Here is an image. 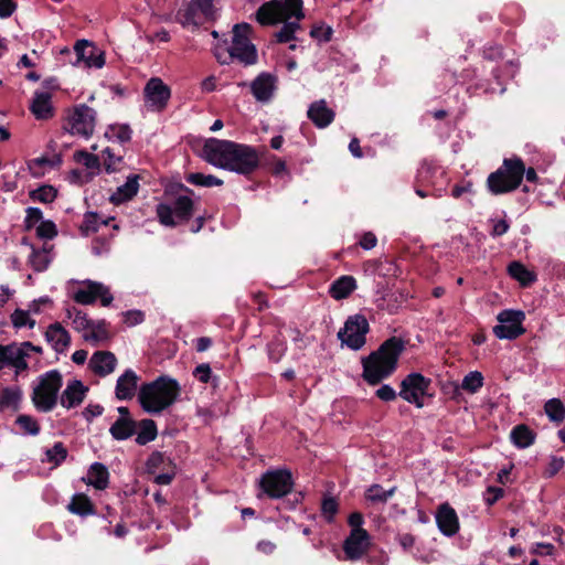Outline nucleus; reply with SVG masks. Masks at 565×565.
<instances>
[{
    "mask_svg": "<svg viewBox=\"0 0 565 565\" xmlns=\"http://www.w3.org/2000/svg\"><path fill=\"white\" fill-rule=\"evenodd\" d=\"M405 341L398 337L385 340L377 350L362 359V377L370 385H377L397 369L405 350Z\"/></svg>",
    "mask_w": 565,
    "mask_h": 565,
    "instance_id": "1",
    "label": "nucleus"
},
{
    "mask_svg": "<svg viewBox=\"0 0 565 565\" xmlns=\"http://www.w3.org/2000/svg\"><path fill=\"white\" fill-rule=\"evenodd\" d=\"M405 341L398 337L385 340L377 350L362 359V377L370 385H377L397 369L405 350Z\"/></svg>",
    "mask_w": 565,
    "mask_h": 565,
    "instance_id": "2",
    "label": "nucleus"
},
{
    "mask_svg": "<svg viewBox=\"0 0 565 565\" xmlns=\"http://www.w3.org/2000/svg\"><path fill=\"white\" fill-rule=\"evenodd\" d=\"M179 394L180 386L175 380L160 376L140 387L138 401L147 413L160 414L177 401Z\"/></svg>",
    "mask_w": 565,
    "mask_h": 565,
    "instance_id": "3",
    "label": "nucleus"
},
{
    "mask_svg": "<svg viewBox=\"0 0 565 565\" xmlns=\"http://www.w3.org/2000/svg\"><path fill=\"white\" fill-rule=\"evenodd\" d=\"M524 172L525 166L520 157L505 158L502 166L489 174L487 186L494 195L512 192L520 186Z\"/></svg>",
    "mask_w": 565,
    "mask_h": 565,
    "instance_id": "4",
    "label": "nucleus"
},
{
    "mask_svg": "<svg viewBox=\"0 0 565 565\" xmlns=\"http://www.w3.org/2000/svg\"><path fill=\"white\" fill-rule=\"evenodd\" d=\"M292 18H303L301 0H271L262 4L256 12V20L262 25H275Z\"/></svg>",
    "mask_w": 565,
    "mask_h": 565,
    "instance_id": "5",
    "label": "nucleus"
},
{
    "mask_svg": "<svg viewBox=\"0 0 565 565\" xmlns=\"http://www.w3.org/2000/svg\"><path fill=\"white\" fill-rule=\"evenodd\" d=\"M189 194L178 195L172 202L159 203L156 209L160 224L168 227H175L190 221L194 213V202L190 194L193 191L184 188Z\"/></svg>",
    "mask_w": 565,
    "mask_h": 565,
    "instance_id": "6",
    "label": "nucleus"
},
{
    "mask_svg": "<svg viewBox=\"0 0 565 565\" xmlns=\"http://www.w3.org/2000/svg\"><path fill=\"white\" fill-rule=\"evenodd\" d=\"M62 387V375L57 370L46 372L33 390L32 401L41 412L52 411L57 403V394Z\"/></svg>",
    "mask_w": 565,
    "mask_h": 565,
    "instance_id": "7",
    "label": "nucleus"
},
{
    "mask_svg": "<svg viewBox=\"0 0 565 565\" xmlns=\"http://www.w3.org/2000/svg\"><path fill=\"white\" fill-rule=\"evenodd\" d=\"M252 26L248 23H238L233 26L230 56L244 65H253L258 55L255 45L250 42Z\"/></svg>",
    "mask_w": 565,
    "mask_h": 565,
    "instance_id": "8",
    "label": "nucleus"
},
{
    "mask_svg": "<svg viewBox=\"0 0 565 565\" xmlns=\"http://www.w3.org/2000/svg\"><path fill=\"white\" fill-rule=\"evenodd\" d=\"M95 127V111L85 104L68 108L63 128L73 136L88 138Z\"/></svg>",
    "mask_w": 565,
    "mask_h": 565,
    "instance_id": "9",
    "label": "nucleus"
},
{
    "mask_svg": "<svg viewBox=\"0 0 565 565\" xmlns=\"http://www.w3.org/2000/svg\"><path fill=\"white\" fill-rule=\"evenodd\" d=\"M497 320L499 323L492 331L500 340H515L525 333V313L522 310L504 309L498 313Z\"/></svg>",
    "mask_w": 565,
    "mask_h": 565,
    "instance_id": "10",
    "label": "nucleus"
},
{
    "mask_svg": "<svg viewBox=\"0 0 565 565\" xmlns=\"http://www.w3.org/2000/svg\"><path fill=\"white\" fill-rule=\"evenodd\" d=\"M369 330L367 319L363 315H353L347 319L344 327L338 332V338L348 348L360 350L366 342Z\"/></svg>",
    "mask_w": 565,
    "mask_h": 565,
    "instance_id": "11",
    "label": "nucleus"
},
{
    "mask_svg": "<svg viewBox=\"0 0 565 565\" xmlns=\"http://www.w3.org/2000/svg\"><path fill=\"white\" fill-rule=\"evenodd\" d=\"M430 383V379L425 377L420 373H409L401 382L398 396L407 403L422 408L424 406V397L427 395Z\"/></svg>",
    "mask_w": 565,
    "mask_h": 565,
    "instance_id": "12",
    "label": "nucleus"
},
{
    "mask_svg": "<svg viewBox=\"0 0 565 565\" xmlns=\"http://www.w3.org/2000/svg\"><path fill=\"white\" fill-rule=\"evenodd\" d=\"M235 147L234 141L210 138L202 148V158L216 168L230 171L232 151Z\"/></svg>",
    "mask_w": 565,
    "mask_h": 565,
    "instance_id": "13",
    "label": "nucleus"
},
{
    "mask_svg": "<svg viewBox=\"0 0 565 565\" xmlns=\"http://www.w3.org/2000/svg\"><path fill=\"white\" fill-rule=\"evenodd\" d=\"M292 484V476L288 470L267 471L260 479L263 491L273 499H279L288 494Z\"/></svg>",
    "mask_w": 565,
    "mask_h": 565,
    "instance_id": "14",
    "label": "nucleus"
},
{
    "mask_svg": "<svg viewBox=\"0 0 565 565\" xmlns=\"http://www.w3.org/2000/svg\"><path fill=\"white\" fill-rule=\"evenodd\" d=\"M75 58H68V62L74 66H83L86 68L96 67L100 68L105 64L104 52L99 51L88 40H77L74 44Z\"/></svg>",
    "mask_w": 565,
    "mask_h": 565,
    "instance_id": "15",
    "label": "nucleus"
},
{
    "mask_svg": "<svg viewBox=\"0 0 565 565\" xmlns=\"http://www.w3.org/2000/svg\"><path fill=\"white\" fill-rule=\"evenodd\" d=\"M259 164V156L255 148L244 143H237L233 148L230 171L239 174L254 172Z\"/></svg>",
    "mask_w": 565,
    "mask_h": 565,
    "instance_id": "16",
    "label": "nucleus"
},
{
    "mask_svg": "<svg viewBox=\"0 0 565 565\" xmlns=\"http://www.w3.org/2000/svg\"><path fill=\"white\" fill-rule=\"evenodd\" d=\"M67 317L72 319V326L77 331H84L85 340H104L106 339V328L104 323L95 324L89 320L83 311L76 307L67 308Z\"/></svg>",
    "mask_w": 565,
    "mask_h": 565,
    "instance_id": "17",
    "label": "nucleus"
},
{
    "mask_svg": "<svg viewBox=\"0 0 565 565\" xmlns=\"http://www.w3.org/2000/svg\"><path fill=\"white\" fill-rule=\"evenodd\" d=\"M214 18L213 0H194L189 3L180 21L183 25H201Z\"/></svg>",
    "mask_w": 565,
    "mask_h": 565,
    "instance_id": "18",
    "label": "nucleus"
},
{
    "mask_svg": "<svg viewBox=\"0 0 565 565\" xmlns=\"http://www.w3.org/2000/svg\"><path fill=\"white\" fill-rule=\"evenodd\" d=\"M370 546L371 536L366 530L350 531L349 536L343 542L345 559H361L367 553Z\"/></svg>",
    "mask_w": 565,
    "mask_h": 565,
    "instance_id": "19",
    "label": "nucleus"
},
{
    "mask_svg": "<svg viewBox=\"0 0 565 565\" xmlns=\"http://www.w3.org/2000/svg\"><path fill=\"white\" fill-rule=\"evenodd\" d=\"M170 88L159 77H152L145 86L146 104L152 110L163 109L170 99Z\"/></svg>",
    "mask_w": 565,
    "mask_h": 565,
    "instance_id": "20",
    "label": "nucleus"
},
{
    "mask_svg": "<svg viewBox=\"0 0 565 565\" xmlns=\"http://www.w3.org/2000/svg\"><path fill=\"white\" fill-rule=\"evenodd\" d=\"M26 358H29V353L23 350L21 343H10L6 345L4 352L0 356V371L11 366L14 369L15 375H20L29 370Z\"/></svg>",
    "mask_w": 565,
    "mask_h": 565,
    "instance_id": "21",
    "label": "nucleus"
},
{
    "mask_svg": "<svg viewBox=\"0 0 565 565\" xmlns=\"http://www.w3.org/2000/svg\"><path fill=\"white\" fill-rule=\"evenodd\" d=\"M277 88V77L270 73H260L252 83L250 92L259 103H268Z\"/></svg>",
    "mask_w": 565,
    "mask_h": 565,
    "instance_id": "22",
    "label": "nucleus"
},
{
    "mask_svg": "<svg viewBox=\"0 0 565 565\" xmlns=\"http://www.w3.org/2000/svg\"><path fill=\"white\" fill-rule=\"evenodd\" d=\"M436 523L446 536H454L459 531V519L455 509L447 502L440 504L436 512Z\"/></svg>",
    "mask_w": 565,
    "mask_h": 565,
    "instance_id": "23",
    "label": "nucleus"
},
{
    "mask_svg": "<svg viewBox=\"0 0 565 565\" xmlns=\"http://www.w3.org/2000/svg\"><path fill=\"white\" fill-rule=\"evenodd\" d=\"M29 109L36 120H50L56 113L47 92H35Z\"/></svg>",
    "mask_w": 565,
    "mask_h": 565,
    "instance_id": "24",
    "label": "nucleus"
},
{
    "mask_svg": "<svg viewBox=\"0 0 565 565\" xmlns=\"http://www.w3.org/2000/svg\"><path fill=\"white\" fill-rule=\"evenodd\" d=\"M119 417L109 428L110 434L115 439L125 440L131 437L137 431V424L130 417L127 407H119Z\"/></svg>",
    "mask_w": 565,
    "mask_h": 565,
    "instance_id": "25",
    "label": "nucleus"
},
{
    "mask_svg": "<svg viewBox=\"0 0 565 565\" xmlns=\"http://www.w3.org/2000/svg\"><path fill=\"white\" fill-rule=\"evenodd\" d=\"M73 300L79 305H92L98 298L103 306H106V295L104 294V287L102 284L87 282L85 286L79 287L73 292Z\"/></svg>",
    "mask_w": 565,
    "mask_h": 565,
    "instance_id": "26",
    "label": "nucleus"
},
{
    "mask_svg": "<svg viewBox=\"0 0 565 565\" xmlns=\"http://www.w3.org/2000/svg\"><path fill=\"white\" fill-rule=\"evenodd\" d=\"M307 115L308 118L318 128L328 127L334 120L335 117L334 111L328 107L327 102L324 99L313 102L309 106Z\"/></svg>",
    "mask_w": 565,
    "mask_h": 565,
    "instance_id": "27",
    "label": "nucleus"
},
{
    "mask_svg": "<svg viewBox=\"0 0 565 565\" xmlns=\"http://www.w3.org/2000/svg\"><path fill=\"white\" fill-rule=\"evenodd\" d=\"M139 190V177L130 174L127 177L124 184L117 186L116 191L111 193L108 201L115 205H119L132 200Z\"/></svg>",
    "mask_w": 565,
    "mask_h": 565,
    "instance_id": "28",
    "label": "nucleus"
},
{
    "mask_svg": "<svg viewBox=\"0 0 565 565\" xmlns=\"http://www.w3.org/2000/svg\"><path fill=\"white\" fill-rule=\"evenodd\" d=\"M45 340L51 343L52 348L57 352H64L71 342L68 332L60 322L50 324L44 333Z\"/></svg>",
    "mask_w": 565,
    "mask_h": 565,
    "instance_id": "29",
    "label": "nucleus"
},
{
    "mask_svg": "<svg viewBox=\"0 0 565 565\" xmlns=\"http://www.w3.org/2000/svg\"><path fill=\"white\" fill-rule=\"evenodd\" d=\"M86 387L78 380H73L66 386L61 395V404L66 408L79 405L85 397Z\"/></svg>",
    "mask_w": 565,
    "mask_h": 565,
    "instance_id": "30",
    "label": "nucleus"
},
{
    "mask_svg": "<svg viewBox=\"0 0 565 565\" xmlns=\"http://www.w3.org/2000/svg\"><path fill=\"white\" fill-rule=\"evenodd\" d=\"M138 380L137 374L132 370H127L117 381L116 397L118 399L132 398L137 390Z\"/></svg>",
    "mask_w": 565,
    "mask_h": 565,
    "instance_id": "31",
    "label": "nucleus"
},
{
    "mask_svg": "<svg viewBox=\"0 0 565 565\" xmlns=\"http://www.w3.org/2000/svg\"><path fill=\"white\" fill-rule=\"evenodd\" d=\"M356 287V280L353 276L343 275L330 285L329 295L335 300H342L348 298Z\"/></svg>",
    "mask_w": 565,
    "mask_h": 565,
    "instance_id": "32",
    "label": "nucleus"
},
{
    "mask_svg": "<svg viewBox=\"0 0 565 565\" xmlns=\"http://www.w3.org/2000/svg\"><path fill=\"white\" fill-rule=\"evenodd\" d=\"M67 510L82 518L96 514L95 504L85 493H75L67 504Z\"/></svg>",
    "mask_w": 565,
    "mask_h": 565,
    "instance_id": "33",
    "label": "nucleus"
},
{
    "mask_svg": "<svg viewBox=\"0 0 565 565\" xmlns=\"http://www.w3.org/2000/svg\"><path fill=\"white\" fill-rule=\"evenodd\" d=\"M535 433L524 424L514 426L510 433L511 443L520 449L532 446L535 441Z\"/></svg>",
    "mask_w": 565,
    "mask_h": 565,
    "instance_id": "34",
    "label": "nucleus"
},
{
    "mask_svg": "<svg viewBox=\"0 0 565 565\" xmlns=\"http://www.w3.org/2000/svg\"><path fill=\"white\" fill-rule=\"evenodd\" d=\"M82 481L97 490L106 489V466L102 462H94Z\"/></svg>",
    "mask_w": 565,
    "mask_h": 565,
    "instance_id": "35",
    "label": "nucleus"
},
{
    "mask_svg": "<svg viewBox=\"0 0 565 565\" xmlns=\"http://www.w3.org/2000/svg\"><path fill=\"white\" fill-rule=\"evenodd\" d=\"M509 275L520 282L522 287H529L536 281V274L529 270L522 263L512 262L508 266Z\"/></svg>",
    "mask_w": 565,
    "mask_h": 565,
    "instance_id": "36",
    "label": "nucleus"
},
{
    "mask_svg": "<svg viewBox=\"0 0 565 565\" xmlns=\"http://www.w3.org/2000/svg\"><path fill=\"white\" fill-rule=\"evenodd\" d=\"M53 246L46 244L42 248L32 246V253L29 257V265L34 271L41 273L45 270L51 262L50 252Z\"/></svg>",
    "mask_w": 565,
    "mask_h": 565,
    "instance_id": "37",
    "label": "nucleus"
},
{
    "mask_svg": "<svg viewBox=\"0 0 565 565\" xmlns=\"http://www.w3.org/2000/svg\"><path fill=\"white\" fill-rule=\"evenodd\" d=\"M132 130L128 124L108 125V141L125 146L130 142Z\"/></svg>",
    "mask_w": 565,
    "mask_h": 565,
    "instance_id": "38",
    "label": "nucleus"
},
{
    "mask_svg": "<svg viewBox=\"0 0 565 565\" xmlns=\"http://www.w3.org/2000/svg\"><path fill=\"white\" fill-rule=\"evenodd\" d=\"M544 412L550 422L559 425L565 420V405L559 398L547 399L544 404Z\"/></svg>",
    "mask_w": 565,
    "mask_h": 565,
    "instance_id": "39",
    "label": "nucleus"
},
{
    "mask_svg": "<svg viewBox=\"0 0 565 565\" xmlns=\"http://www.w3.org/2000/svg\"><path fill=\"white\" fill-rule=\"evenodd\" d=\"M137 427L136 443L138 445H146L156 439L158 430L152 419H142Z\"/></svg>",
    "mask_w": 565,
    "mask_h": 565,
    "instance_id": "40",
    "label": "nucleus"
},
{
    "mask_svg": "<svg viewBox=\"0 0 565 565\" xmlns=\"http://www.w3.org/2000/svg\"><path fill=\"white\" fill-rule=\"evenodd\" d=\"M73 158L78 164L84 166L89 171L90 175L97 174L100 170L99 158L96 154L85 150H78L74 152Z\"/></svg>",
    "mask_w": 565,
    "mask_h": 565,
    "instance_id": "41",
    "label": "nucleus"
},
{
    "mask_svg": "<svg viewBox=\"0 0 565 565\" xmlns=\"http://www.w3.org/2000/svg\"><path fill=\"white\" fill-rule=\"evenodd\" d=\"M21 399L19 387H4L0 391V411L8 408L18 409Z\"/></svg>",
    "mask_w": 565,
    "mask_h": 565,
    "instance_id": "42",
    "label": "nucleus"
},
{
    "mask_svg": "<svg viewBox=\"0 0 565 565\" xmlns=\"http://www.w3.org/2000/svg\"><path fill=\"white\" fill-rule=\"evenodd\" d=\"M57 190L50 184H44L29 192V196L33 201H39L41 203H52L57 198Z\"/></svg>",
    "mask_w": 565,
    "mask_h": 565,
    "instance_id": "43",
    "label": "nucleus"
},
{
    "mask_svg": "<svg viewBox=\"0 0 565 565\" xmlns=\"http://www.w3.org/2000/svg\"><path fill=\"white\" fill-rule=\"evenodd\" d=\"M185 180L193 185L204 188L221 186L223 184V180L220 178L200 172L188 174Z\"/></svg>",
    "mask_w": 565,
    "mask_h": 565,
    "instance_id": "44",
    "label": "nucleus"
},
{
    "mask_svg": "<svg viewBox=\"0 0 565 565\" xmlns=\"http://www.w3.org/2000/svg\"><path fill=\"white\" fill-rule=\"evenodd\" d=\"M100 224H106V221H100L99 215L95 212H87L79 225L81 234L85 236L94 234L98 231Z\"/></svg>",
    "mask_w": 565,
    "mask_h": 565,
    "instance_id": "45",
    "label": "nucleus"
},
{
    "mask_svg": "<svg viewBox=\"0 0 565 565\" xmlns=\"http://www.w3.org/2000/svg\"><path fill=\"white\" fill-rule=\"evenodd\" d=\"M284 25L275 33L276 41L279 43H287L296 40L295 33L300 29V20L284 21Z\"/></svg>",
    "mask_w": 565,
    "mask_h": 565,
    "instance_id": "46",
    "label": "nucleus"
},
{
    "mask_svg": "<svg viewBox=\"0 0 565 565\" xmlns=\"http://www.w3.org/2000/svg\"><path fill=\"white\" fill-rule=\"evenodd\" d=\"M483 386V375L479 371H471L461 382V388L470 394H476Z\"/></svg>",
    "mask_w": 565,
    "mask_h": 565,
    "instance_id": "47",
    "label": "nucleus"
},
{
    "mask_svg": "<svg viewBox=\"0 0 565 565\" xmlns=\"http://www.w3.org/2000/svg\"><path fill=\"white\" fill-rule=\"evenodd\" d=\"M287 350L286 341L280 337H275L268 344H267V354L270 361L273 362H279L282 356L285 355Z\"/></svg>",
    "mask_w": 565,
    "mask_h": 565,
    "instance_id": "48",
    "label": "nucleus"
},
{
    "mask_svg": "<svg viewBox=\"0 0 565 565\" xmlns=\"http://www.w3.org/2000/svg\"><path fill=\"white\" fill-rule=\"evenodd\" d=\"M67 449L63 445V443H55L52 448L46 449L45 451V460L50 463H53L54 467L60 466L63 461H65L67 457Z\"/></svg>",
    "mask_w": 565,
    "mask_h": 565,
    "instance_id": "49",
    "label": "nucleus"
},
{
    "mask_svg": "<svg viewBox=\"0 0 565 565\" xmlns=\"http://www.w3.org/2000/svg\"><path fill=\"white\" fill-rule=\"evenodd\" d=\"M15 424L26 435H38L40 433V425L38 420L31 415H19L15 419Z\"/></svg>",
    "mask_w": 565,
    "mask_h": 565,
    "instance_id": "50",
    "label": "nucleus"
},
{
    "mask_svg": "<svg viewBox=\"0 0 565 565\" xmlns=\"http://www.w3.org/2000/svg\"><path fill=\"white\" fill-rule=\"evenodd\" d=\"M151 10L158 14H171L179 0H146Z\"/></svg>",
    "mask_w": 565,
    "mask_h": 565,
    "instance_id": "51",
    "label": "nucleus"
},
{
    "mask_svg": "<svg viewBox=\"0 0 565 565\" xmlns=\"http://www.w3.org/2000/svg\"><path fill=\"white\" fill-rule=\"evenodd\" d=\"M89 369L96 375L106 376V351H97L89 360Z\"/></svg>",
    "mask_w": 565,
    "mask_h": 565,
    "instance_id": "52",
    "label": "nucleus"
},
{
    "mask_svg": "<svg viewBox=\"0 0 565 565\" xmlns=\"http://www.w3.org/2000/svg\"><path fill=\"white\" fill-rule=\"evenodd\" d=\"M394 493V488L386 491L380 484H373L366 490V499L372 502H386Z\"/></svg>",
    "mask_w": 565,
    "mask_h": 565,
    "instance_id": "53",
    "label": "nucleus"
},
{
    "mask_svg": "<svg viewBox=\"0 0 565 565\" xmlns=\"http://www.w3.org/2000/svg\"><path fill=\"white\" fill-rule=\"evenodd\" d=\"M11 322L14 328L20 329L22 327L34 328L35 321L30 318L29 312L22 309H15L11 315Z\"/></svg>",
    "mask_w": 565,
    "mask_h": 565,
    "instance_id": "54",
    "label": "nucleus"
},
{
    "mask_svg": "<svg viewBox=\"0 0 565 565\" xmlns=\"http://www.w3.org/2000/svg\"><path fill=\"white\" fill-rule=\"evenodd\" d=\"M36 236L41 239H53L57 235V228L53 221H42L36 226Z\"/></svg>",
    "mask_w": 565,
    "mask_h": 565,
    "instance_id": "55",
    "label": "nucleus"
},
{
    "mask_svg": "<svg viewBox=\"0 0 565 565\" xmlns=\"http://www.w3.org/2000/svg\"><path fill=\"white\" fill-rule=\"evenodd\" d=\"M167 463V458L163 454L156 451L152 452L146 462V468L149 473H157Z\"/></svg>",
    "mask_w": 565,
    "mask_h": 565,
    "instance_id": "56",
    "label": "nucleus"
},
{
    "mask_svg": "<svg viewBox=\"0 0 565 565\" xmlns=\"http://www.w3.org/2000/svg\"><path fill=\"white\" fill-rule=\"evenodd\" d=\"M121 321L126 327H135L145 321V313L141 310H128L120 313Z\"/></svg>",
    "mask_w": 565,
    "mask_h": 565,
    "instance_id": "57",
    "label": "nucleus"
},
{
    "mask_svg": "<svg viewBox=\"0 0 565 565\" xmlns=\"http://www.w3.org/2000/svg\"><path fill=\"white\" fill-rule=\"evenodd\" d=\"M23 222L24 231H31L38 223L42 222L43 214L39 207H28Z\"/></svg>",
    "mask_w": 565,
    "mask_h": 565,
    "instance_id": "58",
    "label": "nucleus"
},
{
    "mask_svg": "<svg viewBox=\"0 0 565 565\" xmlns=\"http://www.w3.org/2000/svg\"><path fill=\"white\" fill-rule=\"evenodd\" d=\"M565 467V460L563 457L552 456L547 462L545 470L543 471L544 478H552L558 473Z\"/></svg>",
    "mask_w": 565,
    "mask_h": 565,
    "instance_id": "59",
    "label": "nucleus"
},
{
    "mask_svg": "<svg viewBox=\"0 0 565 565\" xmlns=\"http://www.w3.org/2000/svg\"><path fill=\"white\" fill-rule=\"evenodd\" d=\"M323 516L328 522H331L338 512V502L334 498H324L321 505Z\"/></svg>",
    "mask_w": 565,
    "mask_h": 565,
    "instance_id": "60",
    "label": "nucleus"
},
{
    "mask_svg": "<svg viewBox=\"0 0 565 565\" xmlns=\"http://www.w3.org/2000/svg\"><path fill=\"white\" fill-rule=\"evenodd\" d=\"M332 29L331 26L327 25H316L310 31V36L318 42H329L332 36Z\"/></svg>",
    "mask_w": 565,
    "mask_h": 565,
    "instance_id": "61",
    "label": "nucleus"
},
{
    "mask_svg": "<svg viewBox=\"0 0 565 565\" xmlns=\"http://www.w3.org/2000/svg\"><path fill=\"white\" fill-rule=\"evenodd\" d=\"M193 376L201 383L206 384L212 380V369L209 363L199 364L194 371Z\"/></svg>",
    "mask_w": 565,
    "mask_h": 565,
    "instance_id": "62",
    "label": "nucleus"
},
{
    "mask_svg": "<svg viewBox=\"0 0 565 565\" xmlns=\"http://www.w3.org/2000/svg\"><path fill=\"white\" fill-rule=\"evenodd\" d=\"M377 398L383 402H392L397 397L396 391L388 384H384L375 392Z\"/></svg>",
    "mask_w": 565,
    "mask_h": 565,
    "instance_id": "63",
    "label": "nucleus"
},
{
    "mask_svg": "<svg viewBox=\"0 0 565 565\" xmlns=\"http://www.w3.org/2000/svg\"><path fill=\"white\" fill-rule=\"evenodd\" d=\"M504 494L503 489L498 487H488L483 495L484 502L491 507Z\"/></svg>",
    "mask_w": 565,
    "mask_h": 565,
    "instance_id": "64",
    "label": "nucleus"
}]
</instances>
